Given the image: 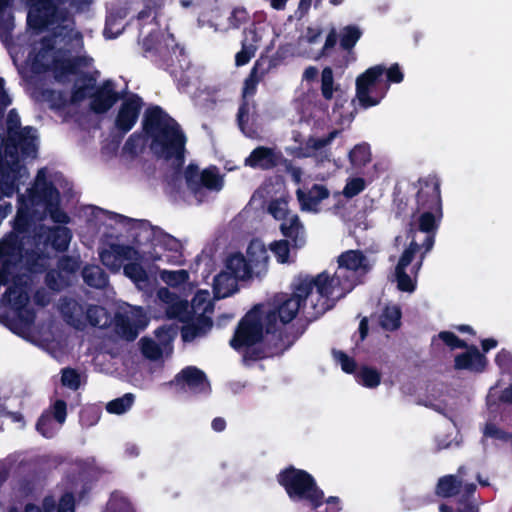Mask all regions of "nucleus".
Here are the masks:
<instances>
[{
	"mask_svg": "<svg viewBox=\"0 0 512 512\" xmlns=\"http://www.w3.org/2000/svg\"><path fill=\"white\" fill-rule=\"evenodd\" d=\"M238 123L242 132L251 138L258 136L257 116L253 104L245 101L238 112Z\"/></svg>",
	"mask_w": 512,
	"mask_h": 512,
	"instance_id": "c756f323",
	"label": "nucleus"
},
{
	"mask_svg": "<svg viewBox=\"0 0 512 512\" xmlns=\"http://www.w3.org/2000/svg\"><path fill=\"white\" fill-rule=\"evenodd\" d=\"M47 216L57 223L68 222V216L60 209L59 192L48 179L47 170L40 169L31 187L18 197L14 231L0 242V286L22 259L18 233Z\"/></svg>",
	"mask_w": 512,
	"mask_h": 512,
	"instance_id": "7ed1b4c3",
	"label": "nucleus"
},
{
	"mask_svg": "<svg viewBox=\"0 0 512 512\" xmlns=\"http://www.w3.org/2000/svg\"><path fill=\"white\" fill-rule=\"evenodd\" d=\"M387 80L391 83H400L403 80V73L398 64L392 65L389 69H385Z\"/></svg>",
	"mask_w": 512,
	"mask_h": 512,
	"instance_id": "bf43d9fd",
	"label": "nucleus"
},
{
	"mask_svg": "<svg viewBox=\"0 0 512 512\" xmlns=\"http://www.w3.org/2000/svg\"><path fill=\"white\" fill-rule=\"evenodd\" d=\"M67 415V406L63 400L54 404L39 418L36 429L45 438L54 437L63 426Z\"/></svg>",
	"mask_w": 512,
	"mask_h": 512,
	"instance_id": "dca6fc26",
	"label": "nucleus"
},
{
	"mask_svg": "<svg viewBox=\"0 0 512 512\" xmlns=\"http://www.w3.org/2000/svg\"><path fill=\"white\" fill-rule=\"evenodd\" d=\"M419 251V243L416 237L410 242L400 257V260L395 269V276L397 280V287L401 291L413 292L415 289V277L422 265V260L425 254H421L420 261L410 269V274L406 273V267L412 262L414 255Z\"/></svg>",
	"mask_w": 512,
	"mask_h": 512,
	"instance_id": "ddd939ff",
	"label": "nucleus"
},
{
	"mask_svg": "<svg viewBox=\"0 0 512 512\" xmlns=\"http://www.w3.org/2000/svg\"><path fill=\"white\" fill-rule=\"evenodd\" d=\"M160 279L170 287L181 288L185 293L191 292L194 288L189 281V273L186 270H161Z\"/></svg>",
	"mask_w": 512,
	"mask_h": 512,
	"instance_id": "473e14b6",
	"label": "nucleus"
},
{
	"mask_svg": "<svg viewBox=\"0 0 512 512\" xmlns=\"http://www.w3.org/2000/svg\"><path fill=\"white\" fill-rule=\"evenodd\" d=\"M64 0H27L29 27L45 29L40 47H35L29 61L36 72L50 70L58 81H73V90L65 93L53 90L51 105L56 109L75 112L85 101L96 113L107 112L118 100V93L111 81L96 85L86 71L91 59L80 56L83 47L81 34L75 30L74 21L64 7Z\"/></svg>",
	"mask_w": 512,
	"mask_h": 512,
	"instance_id": "f257e3e1",
	"label": "nucleus"
},
{
	"mask_svg": "<svg viewBox=\"0 0 512 512\" xmlns=\"http://www.w3.org/2000/svg\"><path fill=\"white\" fill-rule=\"evenodd\" d=\"M249 15L243 8H235L225 21L211 23L210 26L216 33H226L231 29H238L243 23L247 22Z\"/></svg>",
	"mask_w": 512,
	"mask_h": 512,
	"instance_id": "c9c22d12",
	"label": "nucleus"
},
{
	"mask_svg": "<svg viewBox=\"0 0 512 512\" xmlns=\"http://www.w3.org/2000/svg\"><path fill=\"white\" fill-rule=\"evenodd\" d=\"M248 263L254 269L256 277L267 271L269 256L264 243L258 239L252 240L247 248Z\"/></svg>",
	"mask_w": 512,
	"mask_h": 512,
	"instance_id": "5701e85b",
	"label": "nucleus"
},
{
	"mask_svg": "<svg viewBox=\"0 0 512 512\" xmlns=\"http://www.w3.org/2000/svg\"><path fill=\"white\" fill-rule=\"evenodd\" d=\"M320 31L309 28L305 35L298 41V54L311 59H319L323 56V51L319 50Z\"/></svg>",
	"mask_w": 512,
	"mask_h": 512,
	"instance_id": "393cba45",
	"label": "nucleus"
},
{
	"mask_svg": "<svg viewBox=\"0 0 512 512\" xmlns=\"http://www.w3.org/2000/svg\"><path fill=\"white\" fill-rule=\"evenodd\" d=\"M56 501L53 497H46L43 500L42 508L35 505H28L26 512H74V498L72 494H64L58 504L56 511Z\"/></svg>",
	"mask_w": 512,
	"mask_h": 512,
	"instance_id": "7c9ffc66",
	"label": "nucleus"
},
{
	"mask_svg": "<svg viewBox=\"0 0 512 512\" xmlns=\"http://www.w3.org/2000/svg\"><path fill=\"white\" fill-rule=\"evenodd\" d=\"M278 481L293 502L304 503L312 509L323 503V492L314 478L304 470L289 467L279 473Z\"/></svg>",
	"mask_w": 512,
	"mask_h": 512,
	"instance_id": "9d476101",
	"label": "nucleus"
},
{
	"mask_svg": "<svg viewBox=\"0 0 512 512\" xmlns=\"http://www.w3.org/2000/svg\"><path fill=\"white\" fill-rule=\"evenodd\" d=\"M275 36V31L272 25L269 23L261 22L245 30L242 40H250V42L255 45V50H257L259 45L265 39H270V44L272 46Z\"/></svg>",
	"mask_w": 512,
	"mask_h": 512,
	"instance_id": "2f4dec72",
	"label": "nucleus"
},
{
	"mask_svg": "<svg viewBox=\"0 0 512 512\" xmlns=\"http://www.w3.org/2000/svg\"><path fill=\"white\" fill-rule=\"evenodd\" d=\"M133 402H134V396L132 394L128 393L120 398L110 401L107 404L106 408L109 413L119 415V414H123V413L127 412L131 408Z\"/></svg>",
	"mask_w": 512,
	"mask_h": 512,
	"instance_id": "a18cd8bd",
	"label": "nucleus"
},
{
	"mask_svg": "<svg viewBox=\"0 0 512 512\" xmlns=\"http://www.w3.org/2000/svg\"><path fill=\"white\" fill-rule=\"evenodd\" d=\"M361 32L356 27H346L341 34V46L349 49L355 45L360 38Z\"/></svg>",
	"mask_w": 512,
	"mask_h": 512,
	"instance_id": "864d4df0",
	"label": "nucleus"
},
{
	"mask_svg": "<svg viewBox=\"0 0 512 512\" xmlns=\"http://www.w3.org/2000/svg\"><path fill=\"white\" fill-rule=\"evenodd\" d=\"M90 221L95 226L108 225L110 221L128 222L131 226V236L137 247L111 244L100 252L101 262L114 273L123 269L124 275L135 286L148 293L151 282L142 262H165L167 264H180L182 262V245L175 237L165 233L159 228L152 227L145 221L127 220L121 215L112 214L97 207L88 208Z\"/></svg>",
	"mask_w": 512,
	"mask_h": 512,
	"instance_id": "f03ea898",
	"label": "nucleus"
},
{
	"mask_svg": "<svg viewBox=\"0 0 512 512\" xmlns=\"http://www.w3.org/2000/svg\"><path fill=\"white\" fill-rule=\"evenodd\" d=\"M296 194L301 210L313 213L319 212L320 203L329 197L328 189L321 184L313 185L308 191L298 189Z\"/></svg>",
	"mask_w": 512,
	"mask_h": 512,
	"instance_id": "412c9836",
	"label": "nucleus"
},
{
	"mask_svg": "<svg viewBox=\"0 0 512 512\" xmlns=\"http://www.w3.org/2000/svg\"><path fill=\"white\" fill-rule=\"evenodd\" d=\"M147 325L146 316L140 307L128 306V309L118 313L116 326L118 332L125 338L134 339L139 330Z\"/></svg>",
	"mask_w": 512,
	"mask_h": 512,
	"instance_id": "a211bd4d",
	"label": "nucleus"
},
{
	"mask_svg": "<svg viewBox=\"0 0 512 512\" xmlns=\"http://www.w3.org/2000/svg\"><path fill=\"white\" fill-rule=\"evenodd\" d=\"M52 245L57 250H64L68 247L71 240L70 230L66 227H58L51 234Z\"/></svg>",
	"mask_w": 512,
	"mask_h": 512,
	"instance_id": "09e8293b",
	"label": "nucleus"
},
{
	"mask_svg": "<svg viewBox=\"0 0 512 512\" xmlns=\"http://www.w3.org/2000/svg\"><path fill=\"white\" fill-rule=\"evenodd\" d=\"M259 67L260 64L257 62L253 69L251 70V73L249 77L245 80L244 88H243V96L244 98H247L248 96H252L255 91L256 87L259 83V81L264 76V72L259 73Z\"/></svg>",
	"mask_w": 512,
	"mask_h": 512,
	"instance_id": "de8ad7c7",
	"label": "nucleus"
},
{
	"mask_svg": "<svg viewBox=\"0 0 512 512\" xmlns=\"http://www.w3.org/2000/svg\"><path fill=\"white\" fill-rule=\"evenodd\" d=\"M87 305H81L74 300H67L61 304V312L65 320L77 329H83L87 325Z\"/></svg>",
	"mask_w": 512,
	"mask_h": 512,
	"instance_id": "cd10ccee",
	"label": "nucleus"
},
{
	"mask_svg": "<svg viewBox=\"0 0 512 512\" xmlns=\"http://www.w3.org/2000/svg\"><path fill=\"white\" fill-rule=\"evenodd\" d=\"M400 309L393 305L384 308L380 315V325L386 330H395L400 326Z\"/></svg>",
	"mask_w": 512,
	"mask_h": 512,
	"instance_id": "37998d69",
	"label": "nucleus"
},
{
	"mask_svg": "<svg viewBox=\"0 0 512 512\" xmlns=\"http://www.w3.org/2000/svg\"><path fill=\"white\" fill-rule=\"evenodd\" d=\"M61 382L64 386L72 390H77L80 386V375L73 369H63Z\"/></svg>",
	"mask_w": 512,
	"mask_h": 512,
	"instance_id": "6e6d98bb",
	"label": "nucleus"
},
{
	"mask_svg": "<svg viewBox=\"0 0 512 512\" xmlns=\"http://www.w3.org/2000/svg\"><path fill=\"white\" fill-rule=\"evenodd\" d=\"M337 263V270L333 274L324 271L314 277L316 292L310 297L319 312L331 309L335 301L350 292L373 265V261L360 250L343 252L338 256Z\"/></svg>",
	"mask_w": 512,
	"mask_h": 512,
	"instance_id": "39448f33",
	"label": "nucleus"
},
{
	"mask_svg": "<svg viewBox=\"0 0 512 512\" xmlns=\"http://www.w3.org/2000/svg\"><path fill=\"white\" fill-rule=\"evenodd\" d=\"M238 280L225 269L214 278V295L216 298H225L237 291Z\"/></svg>",
	"mask_w": 512,
	"mask_h": 512,
	"instance_id": "f704fd0d",
	"label": "nucleus"
},
{
	"mask_svg": "<svg viewBox=\"0 0 512 512\" xmlns=\"http://www.w3.org/2000/svg\"><path fill=\"white\" fill-rule=\"evenodd\" d=\"M84 281L92 287L103 288L108 282V278L99 266H87L83 270Z\"/></svg>",
	"mask_w": 512,
	"mask_h": 512,
	"instance_id": "a19ab883",
	"label": "nucleus"
},
{
	"mask_svg": "<svg viewBox=\"0 0 512 512\" xmlns=\"http://www.w3.org/2000/svg\"><path fill=\"white\" fill-rule=\"evenodd\" d=\"M241 44V50L235 55L236 66L246 65L255 56L257 51L255 50V45L250 40H242Z\"/></svg>",
	"mask_w": 512,
	"mask_h": 512,
	"instance_id": "8fccbe9b",
	"label": "nucleus"
},
{
	"mask_svg": "<svg viewBox=\"0 0 512 512\" xmlns=\"http://www.w3.org/2000/svg\"><path fill=\"white\" fill-rule=\"evenodd\" d=\"M123 28L121 23H118L117 19L113 16H109L106 21V27L104 29V35L106 38L112 39L117 37Z\"/></svg>",
	"mask_w": 512,
	"mask_h": 512,
	"instance_id": "4d7b16f0",
	"label": "nucleus"
},
{
	"mask_svg": "<svg viewBox=\"0 0 512 512\" xmlns=\"http://www.w3.org/2000/svg\"><path fill=\"white\" fill-rule=\"evenodd\" d=\"M483 433L485 437H491L500 440L505 439L506 436L503 431H501L494 424L491 423L486 424Z\"/></svg>",
	"mask_w": 512,
	"mask_h": 512,
	"instance_id": "052dcab7",
	"label": "nucleus"
},
{
	"mask_svg": "<svg viewBox=\"0 0 512 512\" xmlns=\"http://www.w3.org/2000/svg\"><path fill=\"white\" fill-rule=\"evenodd\" d=\"M143 47L146 51L153 49L157 51L170 50L176 47L174 36L170 33L162 34V40H154V35L149 34L144 36L142 40Z\"/></svg>",
	"mask_w": 512,
	"mask_h": 512,
	"instance_id": "4c0bfd02",
	"label": "nucleus"
},
{
	"mask_svg": "<svg viewBox=\"0 0 512 512\" xmlns=\"http://www.w3.org/2000/svg\"><path fill=\"white\" fill-rule=\"evenodd\" d=\"M86 319L87 324L104 327L109 323L110 318L104 308L100 306L87 305Z\"/></svg>",
	"mask_w": 512,
	"mask_h": 512,
	"instance_id": "c03bdc74",
	"label": "nucleus"
},
{
	"mask_svg": "<svg viewBox=\"0 0 512 512\" xmlns=\"http://www.w3.org/2000/svg\"><path fill=\"white\" fill-rule=\"evenodd\" d=\"M349 160L355 169H360L371 161V151L368 145H356L349 153Z\"/></svg>",
	"mask_w": 512,
	"mask_h": 512,
	"instance_id": "79ce46f5",
	"label": "nucleus"
},
{
	"mask_svg": "<svg viewBox=\"0 0 512 512\" xmlns=\"http://www.w3.org/2000/svg\"><path fill=\"white\" fill-rule=\"evenodd\" d=\"M486 366V358L476 347L459 354L455 358V368L474 372L482 371Z\"/></svg>",
	"mask_w": 512,
	"mask_h": 512,
	"instance_id": "c85d7f7f",
	"label": "nucleus"
},
{
	"mask_svg": "<svg viewBox=\"0 0 512 512\" xmlns=\"http://www.w3.org/2000/svg\"><path fill=\"white\" fill-rule=\"evenodd\" d=\"M176 336L172 327H162L156 331V339L143 338L140 340L141 350L145 357L157 360L172 351L171 343Z\"/></svg>",
	"mask_w": 512,
	"mask_h": 512,
	"instance_id": "2eb2a0df",
	"label": "nucleus"
},
{
	"mask_svg": "<svg viewBox=\"0 0 512 512\" xmlns=\"http://www.w3.org/2000/svg\"><path fill=\"white\" fill-rule=\"evenodd\" d=\"M188 186L198 193L202 188L219 192L224 186V180L216 167H210L202 171L195 165H189L185 171Z\"/></svg>",
	"mask_w": 512,
	"mask_h": 512,
	"instance_id": "4468645a",
	"label": "nucleus"
},
{
	"mask_svg": "<svg viewBox=\"0 0 512 512\" xmlns=\"http://www.w3.org/2000/svg\"><path fill=\"white\" fill-rule=\"evenodd\" d=\"M284 183L276 178L274 181L266 182L257 192L263 197H273L279 195V198L272 200L268 206V212L278 221L286 219L291 214L288 209V202L284 197Z\"/></svg>",
	"mask_w": 512,
	"mask_h": 512,
	"instance_id": "f3484780",
	"label": "nucleus"
},
{
	"mask_svg": "<svg viewBox=\"0 0 512 512\" xmlns=\"http://www.w3.org/2000/svg\"><path fill=\"white\" fill-rule=\"evenodd\" d=\"M318 76V69L314 66H308L305 68L302 74V80L306 82L315 81Z\"/></svg>",
	"mask_w": 512,
	"mask_h": 512,
	"instance_id": "680f3d73",
	"label": "nucleus"
},
{
	"mask_svg": "<svg viewBox=\"0 0 512 512\" xmlns=\"http://www.w3.org/2000/svg\"><path fill=\"white\" fill-rule=\"evenodd\" d=\"M213 310L212 299L208 290H198L192 299L191 309L188 312L203 327H211L212 323L208 314Z\"/></svg>",
	"mask_w": 512,
	"mask_h": 512,
	"instance_id": "4be33fe9",
	"label": "nucleus"
},
{
	"mask_svg": "<svg viewBox=\"0 0 512 512\" xmlns=\"http://www.w3.org/2000/svg\"><path fill=\"white\" fill-rule=\"evenodd\" d=\"M438 338L441 339L447 346L452 349L464 347L465 344L460 340L454 333L443 331L438 334Z\"/></svg>",
	"mask_w": 512,
	"mask_h": 512,
	"instance_id": "13d9d810",
	"label": "nucleus"
},
{
	"mask_svg": "<svg viewBox=\"0 0 512 512\" xmlns=\"http://www.w3.org/2000/svg\"><path fill=\"white\" fill-rule=\"evenodd\" d=\"M419 215L410 224L408 237L410 242L416 237L419 251L429 252L434 244V235L442 218L440 187L437 182H427L417 195Z\"/></svg>",
	"mask_w": 512,
	"mask_h": 512,
	"instance_id": "0eeeda50",
	"label": "nucleus"
},
{
	"mask_svg": "<svg viewBox=\"0 0 512 512\" xmlns=\"http://www.w3.org/2000/svg\"><path fill=\"white\" fill-rule=\"evenodd\" d=\"M173 383L182 389L192 391L194 393L206 392L209 389V383L205 374L195 368L187 367L183 369L174 379Z\"/></svg>",
	"mask_w": 512,
	"mask_h": 512,
	"instance_id": "aec40b11",
	"label": "nucleus"
},
{
	"mask_svg": "<svg viewBox=\"0 0 512 512\" xmlns=\"http://www.w3.org/2000/svg\"><path fill=\"white\" fill-rule=\"evenodd\" d=\"M334 360L338 365L341 366V369L346 373H354L356 368L355 361L343 353L342 351L333 350Z\"/></svg>",
	"mask_w": 512,
	"mask_h": 512,
	"instance_id": "5fc2aeb1",
	"label": "nucleus"
},
{
	"mask_svg": "<svg viewBox=\"0 0 512 512\" xmlns=\"http://www.w3.org/2000/svg\"><path fill=\"white\" fill-rule=\"evenodd\" d=\"M316 292V280L314 277H300L294 283V292L290 297H278L273 307L256 306L249 311L240 322L230 344L234 349H249L258 343L263 332H269L276 326L277 318L282 324L292 321L301 306L311 317H318L326 311L319 312L310 297Z\"/></svg>",
	"mask_w": 512,
	"mask_h": 512,
	"instance_id": "20e7f679",
	"label": "nucleus"
},
{
	"mask_svg": "<svg viewBox=\"0 0 512 512\" xmlns=\"http://www.w3.org/2000/svg\"><path fill=\"white\" fill-rule=\"evenodd\" d=\"M338 135V131L329 133L326 137L314 138L311 137L307 140L306 146L303 149L302 156L309 157L315 155L317 151L322 150L328 146Z\"/></svg>",
	"mask_w": 512,
	"mask_h": 512,
	"instance_id": "ea45409f",
	"label": "nucleus"
},
{
	"mask_svg": "<svg viewBox=\"0 0 512 512\" xmlns=\"http://www.w3.org/2000/svg\"><path fill=\"white\" fill-rule=\"evenodd\" d=\"M279 154L272 148L257 147L245 159V164L252 168L268 169L277 164Z\"/></svg>",
	"mask_w": 512,
	"mask_h": 512,
	"instance_id": "b1692460",
	"label": "nucleus"
},
{
	"mask_svg": "<svg viewBox=\"0 0 512 512\" xmlns=\"http://www.w3.org/2000/svg\"><path fill=\"white\" fill-rule=\"evenodd\" d=\"M30 281L31 278L27 275L13 278L4 295V302L8 305L9 311L6 315L0 316V322L24 338L30 335L35 317L28 296Z\"/></svg>",
	"mask_w": 512,
	"mask_h": 512,
	"instance_id": "1a4fd4ad",
	"label": "nucleus"
},
{
	"mask_svg": "<svg viewBox=\"0 0 512 512\" xmlns=\"http://www.w3.org/2000/svg\"><path fill=\"white\" fill-rule=\"evenodd\" d=\"M8 4L9 0H0V34H6L13 28V16Z\"/></svg>",
	"mask_w": 512,
	"mask_h": 512,
	"instance_id": "3c124183",
	"label": "nucleus"
},
{
	"mask_svg": "<svg viewBox=\"0 0 512 512\" xmlns=\"http://www.w3.org/2000/svg\"><path fill=\"white\" fill-rule=\"evenodd\" d=\"M145 130L151 139V150L159 157L180 160L184 152L185 136L179 125L160 108L148 112Z\"/></svg>",
	"mask_w": 512,
	"mask_h": 512,
	"instance_id": "6e6552de",
	"label": "nucleus"
},
{
	"mask_svg": "<svg viewBox=\"0 0 512 512\" xmlns=\"http://www.w3.org/2000/svg\"><path fill=\"white\" fill-rule=\"evenodd\" d=\"M60 267L72 272L78 268V263L74 259L66 258L60 261Z\"/></svg>",
	"mask_w": 512,
	"mask_h": 512,
	"instance_id": "e2e57ef3",
	"label": "nucleus"
},
{
	"mask_svg": "<svg viewBox=\"0 0 512 512\" xmlns=\"http://www.w3.org/2000/svg\"><path fill=\"white\" fill-rule=\"evenodd\" d=\"M335 43H336V33H335V31H331L330 34L327 36L325 44L322 47L319 46V50H322L323 54H324L325 51L328 50L329 48L333 47L335 45Z\"/></svg>",
	"mask_w": 512,
	"mask_h": 512,
	"instance_id": "0e129e2a",
	"label": "nucleus"
},
{
	"mask_svg": "<svg viewBox=\"0 0 512 512\" xmlns=\"http://www.w3.org/2000/svg\"><path fill=\"white\" fill-rule=\"evenodd\" d=\"M9 417L11 418V420L14 422V423H17L19 424V427L20 428H24L25 426V421H24V417L21 413H18V412H11L9 413Z\"/></svg>",
	"mask_w": 512,
	"mask_h": 512,
	"instance_id": "774afa93",
	"label": "nucleus"
},
{
	"mask_svg": "<svg viewBox=\"0 0 512 512\" xmlns=\"http://www.w3.org/2000/svg\"><path fill=\"white\" fill-rule=\"evenodd\" d=\"M225 270L238 281L256 277L251 264H249L240 253H235L227 257L225 261Z\"/></svg>",
	"mask_w": 512,
	"mask_h": 512,
	"instance_id": "a878e982",
	"label": "nucleus"
},
{
	"mask_svg": "<svg viewBox=\"0 0 512 512\" xmlns=\"http://www.w3.org/2000/svg\"><path fill=\"white\" fill-rule=\"evenodd\" d=\"M460 488L466 495H470L475 490V485L472 483H464L462 480H458L456 476L447 475L442 477L437 485V494L442 497H451L456 495Z\"/></svg>",
	"mask_w": 512,
	"mask_h": 512,
	"instance_id": "bb28decb",
	"label": "nucleus"
},
{
	"mask_svg": "<svg viewBox=\"0 0 512 512\" xmlns=\"http://www.w3.org/2000/svg\"><path fill=\"white\" fill-rule=\"evenodd\" d=\"M365 187L366 181L362 177H350L347 179L343 194L347 198H352L362 192Z\"/></svg>",
	"mask_w": 512,
	"mask_h": 512,
	"instance_id": "603ef678",
	"label": "nucleus"
},
{
	"mask_svg": "<svg viewBox=\"0 0 512 512\" xmlns=\"http://www.w3.org/2000/svg\"><path fill=\"white\" fill-rule=\"evenodd\" d=\"M385 72V67L376 65L368 68L356 78V100L363 108L378 105L385 97L388 85L380 88L379 83Z\"/></svg>",
	"mask_w": 512,
	"mask_h": 512,
	"instance_id": "f8f14e48",
	"label": "nucleus"
},
{
	"mask_svg": "<svg viewBox=\"0 0 512 512\" xmlns=\"http://www.w3.org/2000/svg\"><path fill=\"white\" fill-rule=\"evenodd\" d=\"M280 229L284 236L294 240L296 246H301L304 243V227L296 214L291 213L282 220Z\"/></svg>",
	"mask_w": 512,
	"mask_h": 512,
	"instance_id": "72a5a7b5",
	"label": "nucleus"
},
{
	"mask_svg": "<svg viewBox=\"0 0 512 512\" xmlns=\"http://www.w3.org/2000/svg\"><path fill=\"white\" fill-rule=\"evenodd\" d=\"M356 380L362 386L373 389L380 385L381 374L375 368L363 366L358 370Z\"/></svg>",
	"mask_w": 512,
	"mask_h": 512,
	"instance_id": "58836bf2",
	"label": "nucleus"
},
{
	"mask_svg": "<svg viewBox=\"0 0 512 512\" xmlns=\"http://www.w3.org/2000/svg\"><path fill=\"white\" fill-rule=\"evenodd\" d=\"M157 299L159 303L163 305L169 318H177L186 323L182 329V338L184 341H192L196 337L204 335L210 329V327H203L192 317L188 312L187 302L181 300L169 289L165 287L158 289Z\"/></svg>",
	"mask_w": 512,
	"mask_h": 512,
	"instance_id": "9b49d317",
	"label": "nucleus"
},
{
	"mask_svg": "<svg viewBox=\"0 0 512 512\" xmlns=\"http://www.w3.org/2000/svg\"><path fill=\"white\" fill-rule=\"evenodd\" d=\"M321 95L326 101L335 100L338 106V94L341 92L340 85L334 81V73L330 67H325L321 73Z\"/></svg>",
	"mask_w": 512,
	"mask_h": 512,
	"instance_id": "e433bc0d",
	"label": "nucleus"
},
{
	"mask_svg": "<svg viewBox=\"0 0 512 512\" xmlns=\"http://www.w3.org/2000/svg\"><path fill=\"white\" fill-rule=\"evenodd\" d=\"M142 108V102L136 95L126 97L119 108L116 117V127L128 132L135 125Z\"/></svg>",
	"mask_w": 512,
	"mask_h": 512,
	"instance_id": "6ab92c4d",
	"label": "nucleus"
},
{
	"mask_svg": "<svg viewBox=\"0 0 512 512\" xmlns=\"http://www.w3.org/2000/svg\"><path fill=\"white\" fill-rule=\"evenodd\" d=\"M11 99L0 78V111L10 105ZM13 145L8 143L0 148V199L11 197L18 185L29 176L28 170L20 164L18 150L23 157H35L37 150L36 130L31 127L22 129L17 138L11 137Z\"/></svg>",
	"mask_w": 512,
	"mask_h": 512,
	"instance_id": "423d86ee",
	"label": "nucleus"
},
{
	"mask_svg": "<svg viewBox=\"0 0 512 512\" xmlns=\"http://www.w3.org/2000/svg\"><path fill=\"white\" fill-rule=\"evenodd\" d=\"M500 400L507 404H512V384L503 390Z\"/></svg>",
	"mask_w": 512,
	"mask_h": 512,
	"instance_id": "338daca9",
	"label": "nucleus"
},
{
	"mask_svg": "<svg viewBox=\"0 0 512 512\" xmlns=\"http://www.w3.org/2000/svg\"><path fill=\"white\" fill-rule=\"evenodd\" d=\"M270 251L279 263L291 262L290 248L287 240H278L270 244Z\"/></svg>",
	"mask_w": 512,
	"mask_h": 512,
	"instance_id": "49530a36",
	"label": "nucleus"
},
{
	"mask_svg": "<svg viewBox=\"0 0 512 512\" xmlns=\"http://www.w3.org/2000/svg\"><path fill=\"white\" fill-rule=\"evenodd\" d=\"M92 0H71V7H73L76 11L84 10Z\"/></svg>",
	"mask_w": 512,
	"mask_h": 512,
	"instance_id": "69168bd1",
	"label": "nucleus"
}]
</instances>
